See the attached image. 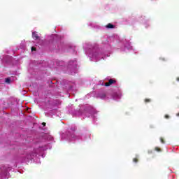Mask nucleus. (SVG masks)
Here are the masks:
<instances>
[{"label": "nucleus", "instance_id": "2", "mask_svg": "<svg viewBox=\"0 0 179 179\" xmlns=\"http://www.w3.org/2000/svg\"><path fill=\"white\" fill-rule=\"evenodd\" d=\"M32 38L34 40H40V36H38V34L36 32L32 33Z\"/></svg>", "mask_w": 179, "mask_h": 179}, {"label": "nucleus", "instance_id": "5", "mask_svg": "<svg viewBox=\"0 0 179 179\" xmlns=\"http://www.w3.org/2000/svg\"><path fill=\"white\" fill-rule=\"evenodd\" d=\"M133 162L134 163H138V162H139V159L138 158H134Z\"/></svg>", "mask_w": 179, "mask_h": 179}, {"label": "nucleus", "instance_id": "6", "mask_svg": "<svg viewBox=\"0 0 179 179\" xmlns=\"http://www.w3.org/2000/svg\"><path fill=\"white\" fill-rule=\"evenodd\" d=\"M150 101H152V100L150 99H145V103H150Z\"/></svg>", "mask_w": 179, "mask_h": 179}, {"label": "nucleus", "instance_id": "9", "mask_svg": "<svg viewBox=\"0 0 179 179\" xmlns=\"http://www.w3.org/2000/svg\"><path fill=\"white\" fill-rule=\"evenodd\" d=\"M106 97V94H102L101 95V99H104Z\"/></svg>", "mask_w": 179, "mask_h": 179}, {"label": "nucleus", "instance_id": "15", "mask_svg": "<svg viewBox=\"0 0 179 179\" xmlns=\"http://www.w3.org/2000/svg\"><path fill=\"white\" fill-rule=\"evenodd\" d=\"M177 117H179V113L176 114Z\"/></svg>", "mask_w": 179, "mask_h": 179}, {"label": "nucleus", "instance_id": "10", "mask_svg": "<svg viewBox=\"0 0 179 179\" xmlns=\"http://www.w3.org/2000/svg\"><path fill=\"white\" fill-rule=\"evenodd\" d=\"M164 117L166 119V120H169V118H170V116L169 115H165Z\"/></svg>", "mask_w": 179, "mask_h": 179}, {"label": "nucleus", "instance_id": "1", "mask_svg": "<svg viewBox=\"0 0 179 179\" xmlns=\"http://www.w3.org/2000/svg\"><path fill=\"white\" fill-rule=\"evenodd\" d=\"M113 83H117V80L113 79H110L108 83H105V86L106 87L111 86V85H113Z\"/></svg>", "mask_w": 179, "mask_h": 179}, {"label": "nucleus", "instance_id": "4", "mask_svg": "<svg viewBox=\"0 0 179 179\" xmlns=\"http://www.w3.org/2000/svg\"><path fill=\"white\" fill-rule=\"evenodd\" d=\"M155 150H156V152H162V148L159 147H155Z\"/></svg>", "mask_w": 179, "mask_h": 179}, {"label": "nucleus", "instance_id": "13", "mask_svg": "<svg viewBox=\"0 0 179 179\" xmlns=\"http://www.w3.org/2000/svg\"><path fill=\"white\" fill-rule=\"evenodd\" d=\"M162 61H166V59H164V58H161Z\"/></svg>", "mask_w": 179, "mask_h": 179}, {"label": "nucleus", "instance_id": "12", "mask_svg": "<svg viewBox=\"0 0 179 179\" xmlns=\"http://www.w3.org/2000/svg\"><path fill=\"white\" fill-rule=\"evenodd\" d=\"M42 125H43V127H45V122H43V123H42Z\"/></svg>", "mask_w": 179, "mask_h": 179}, {"label": "nucleus", "instance_id": "14", "mask_svg": "<svg viewBox=\"0 0 179 179\" xmlns=\"http://www.w3.org/2000/svg\"><path fill=\"white\" fill-rule=\"evenodd\" d=\"M176 80H177L178 82H179V77H178V78H176Z\"/></svg>", "mask_w": 179, "mask_h": 179}, {"label": "nucleus", "instance_id": "11", "mask_svg": "<svg viewBox=\"0 0 179 179\" xmlns=\"http://www.w3.org/2000/svg\"><path fill=\"white\" fill-rule=\"evenodd\" d=\"M36 48H34V47L31 48V51H36Z\"/></svg>", "mask_w": 179, "mask_h": 179}, {"label": "nucleus", "instance_id": "8", "mask_svg": "<svg viewBox=\"0 0 179 179\" xmlns=\"http://www.w3.org/2000/svg\"><path fill=\"white\" fill-rule=\"evenodd\" d=\"M6 83H10V78H6Z\"/></svg>", "mask_w": 179, "mask_h": 179}, {"label": "nucleus", "instance_id": "3", "mask_svg": "<svg viewBox=\"0 0 179 179\" xmlns=\"http://www.w3.org/2000/svg\"><path fill=\"white\" fill-rule=\"evenodd\" d=\"M106 27L107 29H114V27H115L114 26V24H111V23H109V24H108L106 26Z\"/></svg>", "mask_w": 179, "mask_h": 179}, {"label": "nucleus", "instance_id": "16", "mask_svg": "<svg viewBox=\"0 0 179 179\" xmlns=\"http://www.w3.org/2000/svg\"><path fill=\"white\" fill-rule=\"evenodd\" d=\"M0 170H1V168H0Z\"/></svg>", "mask_w": 179, "mask_h": 179}, {"label": "nucleus", "instance_id": "7", "mask_svg": "<svg viewBox=\"0 0 179 179\" xmlns=\"http://www.w3.org/2000/svg\"><path fill=\"white\" fill-rule=\"evenodd\" d=\"M160 142H161L162 143H166V141H164V138H163V137H161V138H160Z\"/></svg>", "mask_w": 179, "mask_h": 179}]
</instances>
